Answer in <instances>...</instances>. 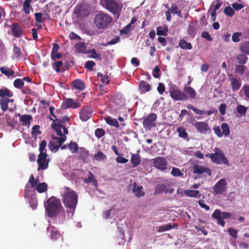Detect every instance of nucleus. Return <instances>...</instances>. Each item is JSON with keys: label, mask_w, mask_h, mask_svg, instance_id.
Wrapping results in <instances>:
<instances>
[{"label": "nucleus", "mask_w": 249, "mask_h": 249, "mask_svg": "<svg viewBox=\"0 0 249 249\" xmlns=\"http://www.w3.org/2000/svg\"><path fill=\"white\" fill-rule=\"evenodd\" d=\"M45 211L49 217H59V223L63 222L66 219L65 211L59 199L52 196L45 204Z\"/></svg>", "instance_id": "f257e3e1"}, {"label": "nucleus", "mask_w": 249, "mask_h": 249, "mask_svg": "<svg viewBox=\"0 0 249 249\" xmlns=\"http://www.w3.org/2000/svg\"><path fill=\"white\" fill-rule=\"evenodd\" d=\"M78 195L75 191L69 187L65 188L62 195V202L65 207L70 209L72 215L78 203Z\"/></svg>", "instance_id": "f03ea898"}, {"label": "nucleus", "mask_w": 249, "mask_h": 249, "mask_svg": "<svg viewBox=\"0 0 249 249\" xmlns=\"http://www.w3.org/2000/svg\"><path fill=\"white\" fill-rule=\"evenodd\" d=\"M112 20L111 16L104 13H100L95 15L94 22L98 29H102L107 27Z\"/></svg>", "instance_id": "7ed1b4c3"}, {"label": "nucleus", "mask_w": 249, "mask_h": 249, "mask_svg": "<svg viewBox=\"0 0 249 249\" xmlns=\"http://www.w3.org/2000/svg\"><path fill=\"white\" fill-rule=\"evenodd\" d=\"M100 4L113 14H117L121 9V7L115 0H100Z\"/></svg>", "instance_id": "20e7f679"}, {"label": "nucleus", "mask_w": 249, "mask_h": 249, "mask_svg": "<svg viewBox=\"0 0 249 249\" xmlns=\"http://www.w3.org/2000/svg\"><path fill=\"white\" fill-rule=\"evenodd\" d=\"M232 214L229 212H221L219 209H216L212 215L213 218L216 219L217 223L222 227H224L225 222L224 219H227L230 218Z\"/></svg>", "instance_id": "39448f33"}, {"label": "nucleus", "mask_w": 249, "mask_h": 249, "mask_svg": "<svg viewBox=\"0 0 249 249\" xmlns=\"http://www.w3.org/2000/svg\"><path fill=\"white\" fill-rule=\"evenodd\" d=\"M214 156L212 162L217 164H225L230 166V163L227 158L225 157L222 150L219 148L215 147L214 149Z\"/></svg>", "instance_id": "423d86ee"}, {"label": "nucleus", "mask_w": 249, "mask_h": 249, "mask_svg": "<svg viewBox=\"0 0 249 249\" xmlns=\"http://www.w3.org/2000/svg\"><path fill=\"white\" fill-rule=\"evenodd\" d=\"M169 92L173 100L175 101H185L188 99V97L176 86L169 88Z\"/></svg>", "instance_id": "0eeeda50"}, {"label": "nucleus", "mask_w": 249, "mask_h": 249, "mask_svg": "<svg viewBox=\"0 0 249 249\" xmlns=\"http://www.w3.org/2000/svg\"><path fill=\"white\" fill-rule=\"evenodd\" d=\"M157 115L155 113H150L143 121V125L146 130H150L153 127L156 126Z\"/></svg>", "instance_id": "6e6552de"}, {"label": "nucleus", "mask_w": 249, "mask_h": 249, "mask_svg": "<svg viewBox=\"0 0 249 249\" xmlns=\"http://www.w3.org/2000/svg\"><path fill=\"white\" fill-rule=\"evenodd\" d=\"M47 153L39 154L38 155L37 163L38 164V170H45L48 168L49 160L47 159Z\"/></svg>", "instance_id": "1a4fd4ad"}, {"label": "nucleus", "mask_w": 249, "mask_h": 249, "mask_svg": "<svg viewBox=\"0 0 249 249\" xmlns=\"http://www.w3.org/2000/svg\"><path fill=\"white\" fill-rule=\"evenodd\" d=\"M227 183L225 178L220 179L213 187V193L222 195L227 189Z\"/></svg>", "instance_id": "9d476101"}, {"label": "nucleus", "mask_w": 249, "mask_h": 249, "mask_svg": "<svg viewBox=\"0 0 249 249\" xmlns=\"http://www.w3.org/2000/svg\"><path fill=\"white\" fill-rule=\"evenodd\" d=\"M92 110L89 106H83L80 109L79 117L83 121H87L92 116Z\"/></svg>", "instance_id": "9b49d317"}, {"label": "nucleus", "mask_w": 249, "mask_h": 249, "mask_svg": "<svg viewBox=\"0 0 249 249\" xmlns=\"http://www.w3.org/2000/svg\"><path fill=\"white\" fill-rule=\"evenodd\" d=\"M154 166L161 171L167 168V162L164 157H158L153 159Z\"/></svg>", "instance_id": "f8f14e48"}, {"label": "nucleus", "mask_w": 249, "mask_h": 249, "mask_svg": "<svg viewBox=\"0 0 249 249\" xmlns=\"http://www.w3.org/2000/svg\"><path fill=\"white\" fill-rule=\"evenodd\" d=\"M80 106L81 104L79 102H75L71 98H67L63 101L61 107L63 109H66L68 108H76Z\"/></svg>", "instance_id": "ddd939ff"}, {"label": "nucleus", "mask_w": 249, "mask_h": 249, "mask_svg": "<svg viewBox=\"0 0 249 249\" xmlns=\"http://www.w3.org/2000/svg\"><path fill=\"white\" fill-rule=\"evenodd\" d=\"M13 36L18 38L23 35V30L21 26L18 22H14L10 25Z\"/></svg>", "instance_id": "4468645a"}, {"label": "nucleus", "mask_w": 249, "mask_h": 249, "mask_svg": "<svg viewBox=\"0 0 249 249\" xmlns=\"http://www.w3.org/2000/svg\"><path fill=\"white\" fill-rule=\"evenodd\" d=\"M47 231L50 232V238L53 240H56L62 236L58 229L50 224L47 228Z\"/></svg>", "instance_id": "2eb2a0df"}, {"label": "nucleus", "mask_w": 249, "mask_h": 249, "mask_svg": "<svg viewBox=\"0 0 249 249\" xmlns=\"http://www.w3.org/2000/svg\"><path fill=\"white\" fill-rule=\"evenodd\" d=\"M193 126L200 133H206L210 129L208 124L204 122H197L193 124Z\"/></svg>", "instance_id": "dca6fc26"}, {"label": "nucleus", "mask_w": 249, "mask_h": 249, "mask_svg": "<svg viewBox=\"0 0 249 249\" xmlns=\"http://www.w3.org/2000/svg\"><path fill=\"white\" fill-rule=\"evenodd\" d=\"M132 185H133L132 192L137 197L140 198L144 196L145 192L143 191L142 186L138 185L136 182H134Z\"/></svg>", "instance_id": "f3484780"}, {"label": "nucleus", "mask_w": 249, "mask_h": 249, "mask_svg": "<svg viewBox=\"0 0 249 249\" xmlns=\"http://www.w3.org/2000/svg\"><path fill=\"white\" fill-rule=\"evenodd\" d=\"M205 172L208 175H211V171L208 168H205L197 164L193 166V173L194 174H202Z\"/></svg>", "instance_id": "a211bd4d"}, {"label": "nucleus", "mask_w": 249, "mask_h": 249, "mask_svg": "<svg viewBox=\"0 0 249 249\" xmlns=\"http://www.w3.org/2000/svg\"><path fill=\"white\" fill-rule=\"evenodd\" d=\"M184 92L191 99H193L196 97V92L195 90L190 86H185L183 88Z\"/></svg>", "instance_id": "6ab92c4d"}, {"label": "nucleus", "mask_w": 249, "mask_h": 249, "mask_svg": "<svg viewBox=\"0 0 249 249\" xmlns=\"http://www.w3.org/2000/svg\"><path fill=\"white\" fill-rule=\"evenodd\" d=\"M18 116H19V121L22 123V124L25 126L29 125L33 118L31 115L25 114L21 115L18 113Z\"/></svg>", "instance_id": "aec40b11"}, {"label": "nucleus", "mask_w": 249, "mask_h": 249, "mask_svg": "<svg viewBox=\"0 0 249 249\" xmlns=\"http://www.w3.org/2000/svg\"><path fill=\"white\" fill-rule=\"evenodd\" d=\"M178 226V225L176 223H173V225L171 224H167L163 225L156 228L157 231L159 232L167 231L170 230L173 228H176Z\"/></svg>", "instance_id": "412c9836"}, {"label": "nucleus", "mask_w": 249, "mask_h": 249, "mask_svg": "<svg viewBox=\"0 0 249 249\" xmlns=\"http://www.w3.org/2000/svg\"><path fill=\"white\" fill-rule=\"evenodd\" d=\"M231 84L232 91L238 90L241 86V82L240 80L235 77L230 78Z\"/></svg>", "instance_id": "4be33fe9"}, {"label": "nucleus", "mask_w": 249, "mask_h": 249, "mask_svg": "<svg viewBox=\"0 0 249 249\" xmlns=\"http://www.w3.org/2000/svg\"><path fill=\"white\" fill-rule=\"evenodd\" d=\"M141 158L139 154H132L131 157L130 162L132 167L135 168L137 167L141 163Z\"/></svg>", "instance_id": "5701e85b"}, {"label": "nucleus", "mask_w": 249, "mask_h": 249, "mask_svg": "<svg viewBox=\"0 0 249 249\" xmlns=\"http://www.w3.org/2000/svg\"><path fill=\"white\" fill-rule=\"evenodd\" d=\"M139 89L142 93H145L150 90L151 86L148 82L141 81L139 84Z\"/></svg>", "instance_id": "b1692460"}, {"label": "nucleus", "mask_w": 249, "mask_h": 249, "mask_svg": "<svg viewBox=\"0 0 249 249\" xmlns=\"http://www.w3.org/2000/svg\"><path fill=\"white\" fill-rule=\"evenodd\" d=\"M72 87L75 89H77L80 90H83L86 88L85 83L79 79H76L72 82Z\"/></svg>", "instance_id": "393cba45"}, {"label": "nucleus", "mask_w": 249, "mask_h": 249, "mask_svg": "<svg viewBox=\"0 0 249 249\" xmlns=\"http://www.w3.org/2000/svg\"><path fill=\"white\" fill-rule=\"evenodd\" d=\"M76 48V52L79 53H87V46L84 42H78L74 46Z\"/></svg>", "instance_id": "a878e982"}, {"label": "nucleus", "mask_w": 249, "mask_h": 249, "mask_svg": "<svg viewBox=\"0 0 249 249\" xmlns=\"http://www.w3.org/2000/svg\"><path fill=\"white\" fill-rule=\"evenodd\" d=\"M13 99H10L7 98H3L0 99V105L1 110L5 112L6 111L8 107V103L10 102H13Z\"/></svg>", "instance_id": "bb28decb"}, {"label": "nucleus", "mask_w": 249, "mask_h": 249, "mask_svg": "<svg viewBox=\"0 0 249 249\" xmlns=\"http://www.w3.org/2000/svg\"><path fill=\"white\" fill-rule=\"evenodd\" d=\"M105 120L108 124L111 126H114L116 128L119 127V123L116 119L112 118L110 116H107L105 117Z\"/></svg>", "instance_id": "cd10ccee"}, {"label": "nucleus", "mask_w": 249, "mask_h": 249, "mask_svg": "<svg viewBox=\"0 0 249 249\" xmlns=\"http://www.w3.org/2000/svg\"><path fill=\"white\" fill-rule=\"evenodd\" d=\"M177 132L178 133V136L180 138H183L185 140H189L188 134L185 128L183 127H178L177 129Z\"/></svg>", "instance_id": "c85d7f7f"}, {"label": "nucleus", "mask_w": 249, "mask_h": 249, "mask_svg": "<svg viewBox=\"0 0 249 249\" xmlns=\"http://www.w3.org/2000/svg\"><path fill=\"white\" fill-rule=\"evenodd\" d=\"M184 194L190 197H200L199 196V192L198 190H185L184 191Z\"/></svg>", "instance_id": "c756f323"}, {"label": "nucleus", "mask_w": 249, "mask_h": 249, "mask_svg": "<svg viewBox=\"0 0 249 249\" xmlns=\"http://www.w3.org/2000/svg\"><path fill=\"white\" fill-rule=\"evenodd\" d=\"M178 47L184 50H191L192 49V44L187 42L185 39H181L179 40Z\"/></svg>", "instance_id": "7c9ffc66"}, {"label": "nucleus", "mask_w": 249, "mask_h": 249, "mask_svg": "<svg viewBox=\"0 0 249 249\" xmlns=\"http://www.w3.org/2000/svg\"><path fill=\"white\" fill-rule=\"evenodd\" d=\"M80 150V154L79 157L81 159L83 160L84 161H87L88 160L89 156V151L86 150L84 147H80L79 148Z\"/></svg>", "instance_id": "2f4dec72"}, {"label": "nucleus", "mask_w": 249, "mask_h": 249, "mask_svg": "<svg viewBox=\"0 0 249 249\" xmlns=\"http://www.w3.org/2000/svg\"><path fill=\"white\" fill-rule=\"evenodd\" d=\"M0 71L2 74L8 77L14 76L15 74V72L11 69L7 67L0 68Z\"/></svg>", "instance_id": "473e14b6"}, {"label": "nucleus", "mask_w": 249, "mask_h": 249, "mask_svg": "<svg viewBox=\"0 0 249 249\" xmlns=\"http://www.w3.org/2000/svg\"><path fill=\"white\" fill-rule=\"evenodd\" d=\"M68 146L71 153L76 154L78 152L79 147L77 142L71 141V142L68 143Z\"/></svg>", "instance_id": "72a5a7b5"}, {"label": "nucleus", "mask_w": 249, "mask_h": 249, "mask_svg": "<svg viewBox=\"0 0 249 249\" xmlns=\"http://www.w3.org/2000/svg\"><path fill=\"white\" fill-rule=\"evenodd\" d=\"M168 31V27L167 26L164 27L158 26L157 28V34L159 36H166Z\"/></svg>", "instance_id": "f704fd0d"}, {"label": "nucleus", "mask_w": 249, "mask_h": 249, "mask_svg": "<svg viewBox=\"0 0 249 249\" xmlns=\"http://www.w3.org/2000/svg\"><path fill=\"white\" fill-rule=\"evenodd\" d=\"M87 53L89 54L90 58L101 60L102 58L100 53L96 52L95 49H91L88 51Z\"/></svg>", "instance_id": "c9c22d12"}, {"label": "nucleus", "mask_w": 249, "mask_h": 249, "mask_svg": "<svg viewBox=\"0 0 249 249\" xmlns=\"http://www.w3.org/2000/svg\"><path fill=\"white\" fill-rule=\"evenodd\" d=\"M13 96V93L8 89H0V97L1 98L11 97Z\"/></svg>", "instance_id": "e433bc0d"}, {"label": "nucleus", "mask_w": 249, "mask_h": 249, "mask_svg": "<svg viewBox=\"0 0 249 249\" xmlns=\"http://www.w3.org/2000/svg\"><path fill=\"white\" fill-rule=\"evenodd\" d=\"M89 177L83 179L84 182L86 183L92 182L94 185L97 186V181L95 179L94 175L90 172H89Z\"/></svg>", "instance_id": "4c0bfd02"}, {"label": "nucleus", "mask_w": 249, "mask_h": 249, "mask_svg": "<svg viewBox=\"0 0 249 249\" xmlns=\"http://www.w3.org/2000/svg\"><path fill=\"white\" fill-rule=\"evenodd\" d=\"M241 52L247 55H249V41H245L240 46Z\"/></svg>", "instance_id": "58836bf2"}, {"label": "nucleus", "mask_w": 249, "mask_h": 249, "mask_svg": "<svg viewBox=\"0 0 249 249\" xmlns=\"http://www.w3.org/2000/svg\"><path fill=\"white\" fill-rule=\"evenodd\" d=\"M47 184L45 182L40 183L36 186V189L39 193L45 192L47 190Z\"/></svg>", "instance_id": "ea45409f"}, {"label": "nucleus", "mask_w": 249, "mask_h": 249, "mask_svg": "<svg viewBox=\"0 0 249 249\" xmlns=\"http://www.w3.org/2000/svg\"><path fill=\"white\" fill-rule=\"evenodd\" d=\"M248 59V57L244 53L239 54L236 56V59L238 63L241 65H244L246 64Z\"/></svg>", "instance_id": "a19ab883"}, {"label": "nucleus", "mask_w": 249, "mask_h": 249, "mask_svg": "<svg viewBox=\"0 0 249 249\" xmlns=\"http://www.w3.org/2000/svg\"><path fill=\"white\" fill-rule=\"evenodd\" d=\"M166 186L163 184H158L155 188L154 193L155 194H160L162 192H165Z\"/></svg>", "instance_id": "79ce46f5"}, {"label": "nucleus", "mask_w": 249, "mask_h": 249, "mask_svg": "<svg viewBox=\"0 0 249 249\" xmlns=\"http://www.w3.org/2000/svg\"><path fill=\"white\" fill-rule=\"evenodd\" d=\"M94 159L97 161H101L107 159V156L101 151H99L94 156Z\"/></svg>", "instance_id": "37998d69"}, {"label": "nucleus", "mask_w": 249, "mask_h": 249, "mask_svg": "<svg viewBox=\"0 0 249 249\" xmlns=\"http://www.w3.org/2000/svg\"><path fill=\"white\" fill-rule=\"evenodd\" d=\"M39 179L38 177L36 178L33 175H31L29 179V183L31 184L32 188L35 187L38 184H39Z\"/></svg>", "instance_id": "c03bdc74"}, {"label": "nucleus", "mask_w": 249, "mask_h": 249, "mask_svg": "<svg viewBox=\"0 0 249 249\" xmlns=\"http://www.w3.org/2000/svg\"><path fill=\"white\" fill-rule=\"evenodd\" d=\"M246 67L243 65H237L235 67V73L239 75H243L244 73Z\"/></svg>", "instance_id": "a18cd8bd"}, {"label": "nucleus", "mask_w": 249, "mask_h": 249, "mask_svg": "<svg viewBox=\"0 0 249 249\" xmlns=\"http://www.w3.org/2000/svg\"><path fill=\"white\" fill-rule=\"evenodd\" d=\"M221 128L222 130V134L225 136H227L230 133L229 126L226 123H223L221 124Z\"/></svg>", "instance_id": "49530a36"}, {"label": "nucleus", "mask_w": 249, "mask_h": 249, "mask_svg": "<svg viewBox=\"0 0 249 249\" xmlns=\"http://www.w3.org/2000/svg\"><path fill=\"white\" fill-rule=\"evenodd\" d=\"M171 174L174 177H181L183 174L181 173L180 169L177 167H173L171 172Z\"/></svg>", "instance_id": "de8ad7c7"}, {"label": "nucleus", "mask_w": 249, "mask_h": 249, "mask_svg": "<svg viewBox=\"0 0 249 249\" xmlns=\"http://www.w3.org/2000/svg\"><path fill=\"white\" fill-rule=\"evenodd\" d=\"M14 86L16 88L21 89L24 86V82L21 79L18 78L14 81Z\"/></svg>", "instance_id": "09e8293b"}, {"label": "nucleus", "mask_w": 249, "mask_h": 249, "mask_svg": "<svg viewBox=\"0 0 249 249\" xmlns=\"http://www.w3.org/2000/svg\"><path fill=\"white\" fill-rule=\"evenodd\" d=\"M47 145V142L45 140H43L39 144V151L40 152V154L42 153H46V146Z\"/></svg>", "instance_id": "8fccbe9b"}, {"label": "nucleus", "mask_w": 249, "mask_h": 249, "mask_svg": "<svg viewBox=\"0 0 249 249\" xmlns=\"http://www.w3.org/2000/svg\"><path fill=\"white\" fill-rule=\"evenodd\" d=\"M224 12L226 15L231 17L233 16L235 14L234 10L230 6H227L224 9Z\"/></svg>", "instance_id": "3c124183"}, {"label": "nucleus", "mask_w": 249, "mask_h": 249, "mask_svg": "<svg viewBox=\"0 0 249 249\" xmlns=\"http://www.w3.org/2000/svg\"><path fill=\"white\" fill-rule=\"evenodd\" d=\"M98 76L100 77L101 81L103 83L108 84L109 83V78L107 75H103L101 73H98Z\"/></svg>", "instance_id": "603ef678"}, {"label": "nucleus", "mask_w": 249, "mask_h": 249, "mask_svg": "<svg viewBox=\"0 0 249 249\" xmlns=\"http://www.w3.org/2000/svg\"><path fill=\"white\" fill-rule=\"evenodd\" d=\"M40 126L38 125H35L32 128V133L33 137H36L38 134H41L39 130Z\"/></svg>", "instance_id": "864d4df0"}, {"label": "nucleus", "mask_w": 249, "mask_h": 249, "mask_svg": "<svg viewBox=\"0 0 249 249\" xmlns=\"http://www.w3.org/2000/svg\"><path fill=\"white\" fill-rule=\"evenodd\" d=\"M243 91L246 97L249 98V85H244L240 90L239 93Z\"/></svg>", "instance_id": "5fc2aeb1"}, {"label": "nucleus", "mask_w": 249, "mask_h": 249, "mask_svg": "<svg viewBox=\"0 0 249 249\" xmlns=\"http://www.w3.org/2000/svg\"><path fill=\"white\" fill-rule=\"evenodd\" d=\"M236 110L238 113L243 115L246 113L247 108L243 105H239L237 107Z\"/></svg>", "instance_id": "6e6d98bb"}, {"label": "nucleus", "mask_w": 249, "mask_h": 249, "mask_svg": "<svg viewBox=\"0 0 249 249\" xmlns=\"http://www.w3.org/2000/svg\"><path fill=\"white\" fill-rule=\"evenodd\" d=\"M14 53L17 58H19L21 56V51L19 47L16 45H14L13 48Z\"/></svg>", "instance_id": "4d7b16f0"}, {"label": "nucleus", "mask_w": 249, "mask_h": 249, "mask_svg": "<svg viewBox=\"0 0 249 249\" xmlns=\"http://www.w3.org/2000/svg\"><path fill=\"white\" fill-rule=\"evenodd\" d=\"M63 63L62 61H57L54 63L53 68L55 69V71L57 72H59L61 71L60 68L63 66Z\"/></svg>", "instance_id": "13d9d810"}, {"label": "nucleus", "mask_w": 249, "mask_h": 249, "mask_svg": "<svg viewBox=\"0 0 249 249\" xmlns=\"http://www.w3.org/2000/svg\"><path fill=\"white\" fill-rule=\"evenodd\" d=\"M105 132L104 129L102 128H97L95 131V135L98 138H100L104 136Z\"/></svg>", "instance_id": "bf43d9fd"}, {"label": "nucleus", "mask_w": 249, "mask_h": 249, "mask_svg": "<svg viewBox=\"0 0 249 249\" xmlns=\"http://www.w3.org/2000/svg\"><path fill=\"white\" fill-rule=\"evenodd\" d=\"M60 137H53V140H56L58 141V145L60 147L61 145H62V143L66 141V136L65 135H62L60 136Z\"/></svg>", "instance_id": "052dcab7"}, {"label": "nucleus", "mask_w": 249, "mask_h": 249, "mask_svg": "<svg viewBox=\"0 0 249 249\" xmlns=\"http://www.w3.org/2000/svg\"><path fill=\"white\" fill-rule=\"evenodd\" d=\"M95 63L93 61H88L85 64V67L88 70H92L93 67L95 65Z\"/></svg>", "instance_id": "680f3d73"}, {"label": "nucleus", "mask_w": 249, "mask_h": 249, "mask_svg": "<svg viewBox=\"0 0 249 249\" xmlns=\"http://www.w3.org/2000/svg\"><path fill=\"white\" fill-rule=\"evenodd\" d=\"M48 147L50 150L52 151H57L60 147L58 145H56L53 142H49Z\"/></svg>", "instance_id": "e2e57ef3"}, {"label": "nucleus", "mask_w": 249, "mask_h": 249, "mask_svg": "<svg viewBox=\"0 0 249 249\" xmlns=\"http://www.w3.org/2000/svg\"><path fill=\"white\" fill-rule=\"evenodd\" d=\"M31 9H33L30 3H23V10L26 14L28 15L30 14Z\"/></svg>", "instance_id": "0e129e2a"}, {"label": "nucleus", "mask_w": 249, "mask_h": 249, "mask_svg": "<svg viewBox=\"0 0 249 249\" xmlns=\"http://www.w3.org/2000/svg\"><path fill=\"white\" fill-rule=\"evenodd\" d=\"M242 34L239 32H236L233 34L231 39L233 42H238L240 41V36H241Z\"/></svg>", "instance_id": "69168bd1"}, {"label": "nucleus", "mask_w": 249, "mask_h": 249, "mask_svg": "<svg viewBox=\"0 0 249 249\" xmlns=\"http://www.w3.org/2000/svg\"><path fill=\"white\" fill-rule=\"evenodd\" d=\"M42 14L41 13H36L35 14V17L36 18V20L38 23H42L43 20L45 19V18L42 19Z\"/></svg>", "instance_id": "338daca9"}, {"label": "nucleus", "mask_w": 249, "mask_h": 249, "mask_svg": "<svg viewBox=\"0 0 249 249\" xmlns=\"http://www.w3.org/2000/svg\"><path fill=\"white\" fill-rule=\"evenodd\" d=\"M160 69L159 67L157 66L155 67V68L153 70V76L155 78H159L160 76Z\"/></svg>", "instance_id": "774afa93"}]
</instances>
